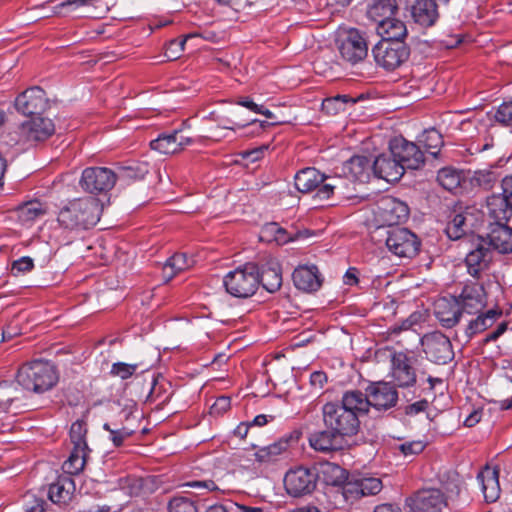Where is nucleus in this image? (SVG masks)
I'll return each instance as SVG.
<instances>
[{
  "mask_svg": "<svg viewBox=\"0 0 512 512\" xmlns=\"http://www.w3.org/2000/svg\"><path fill=\"white\" fill-rule=\"evenodd\" d=\"M456 301L462 312L474 315L483 310L487 304V294L482 284L478 282L466 283Z\"/></svg>",
  "mask_w": 512,
  "mask_h": 512,
  "instance_id": "obj_17",
  "label": "nucleus"
},
{
  "mask_svg": "<svg viewBox=\"0 0 512 512\" xmlns=\"http://www.w3.org/2000/svg\"><path fill=\"white\" fill-rule=\"evenodd\" d=\"M118 405L120 406V411L118 413V421L116 423H120L127 427L132 426L134 430H137L139 420L142 416L138 410L137 403L132 399H123L118 402Z\"/></svg>",
  "mask_w": 512,
  "mask_h": 512,
  "instance_id": "obj_40",
  "label": "nucleus"
},
{
  "mask_svg": "<svg viewBox=\"0 0 512 512\" xmlns=\"http://www.w3.org/2000/svg\"><path fill=\"white\" fill-rule=\"evenodd\" d=\"M336 47L344 64L355 66L368 55L366 34L356 28H342L337 33Z\"/></svg>",
  "mask_w": 512,
  "mask_h": 512,
  "instance_id": "obj_5",
  "label": "nucleus"
},
{
  "mask_svg": "<svg viewBox=\"0 0 512 512\" xmlns=\"http://www.w3.org/2000/svg\"><path fill=\"white\" fill-rule=\"evenodd\" d=\"M502 194L488 198L487 206L490 215L499 221H508L512 216V175L502 180Z\"/></svg>",
  "mask_w": 512,
  "mask_h": 512,
  "instance_id": "obj_19",
  "label": "nucleus"
},
{
  "mask_svg": "<svg viewBox=\"0 0 512 512\" xmlns=\"http://www.w3.org/2000/svg\"><path fill=\"white\" fill-rule=\"evenodd\" d=\"M490 260V250L484 247L483 244H478L465 258L468 273L475 278H479L480 273L488 267Z\"/></svg>",
  "mask_w": 512,
  "mask_h": 512,
  "instance_id": "obj_34",
  "label": "nucleus"
},
{
  "mask_svg": "<svg viewBox=\"0 0 512 512\" xmlns=\"http://www.w3.org/2000/svg\"><path fill=\"white\" fill-rule=\"evenodd\" d=\"M350 101L347 95H337L327 98L322 102V110L329 115H336L341 111H345L346 105Z\"/></svg>",
  "mask_w": 512,
  "mask_h": 512,
  "instance_id": "obj_47",
  "label": "nucleus"
},
{
  "mask_svg": "<svg viewBox=\"0 0 512 512\" xmlns=\"http://www.w3.org/2000/svg\"><path fill=\"white\" fill-rule=\"evenodd\" d=\"M471 184L484 190H490L498 181L497 174L488 169L477 170L471 177Z\"/></svg>",
  "mask_w": 512,
  "mask_h": 512,
  "instance_id": "obj_45",
  "label": "nucleus"
},
{
  "mask_svg": "<svg viewBox=\"0 0 512 512\" xmlns=\"http://www.w3.org/2000/svg\"><path fill=\"white\" fill-rule=\"evenodd\" d=\"M411 15L419 26L432 27L439 18L438 5L435 0H416L412 5Z\"/></svg>",
  "mask_w": 512,
  "mask_h": 512,
  "instance_id": "obj_28",
  "label": "nucleus"
},
{
  "mask_svg": "<svg viewBox=\"0 0 512 512\" xmlns=\"http://www.w3.org/2000/svg\"><path fill=\"white\" fill-rule=\"evenodd\" d=\"M426 447L422 440L405 441L395 447L404 457H411L420 454Z\"/></svg>",
  "mask_w": 512,
  "mask_h": 512,
  "instance_id": "obj_52",
  "label": "nucleus"
},
{
  "mask_svg": "<svg viewBox=\"0 0 512 512\" xmlns=\"http://www.w3.org/2000/svg\"><path fill=\"white\" fill-rule=\"evenodd\" d=\"M75 489L76 487L72 477L61 474L49 484L48 498L54 504L64 505L71 500Z\"/></svg>",
  "mask_w": 512,
  "mask_h": 512,
  "instance_id": "obj_27",
  "label": "nucleus"
},
{
  "mask_svg": "<svg viewBox=\"0 0 512 512\" xmlns=\"http://www.w3.org/2000/svg\"><path fill=\"white\" fill-rule=\"evenodd\" d=\"M375 176L387 182H396L404 174L403 166L397 162L391 151L377 156L373 162Z\"/></svg>",
  "mask_w": 512,
  "mask_h": 512,
  "instance_id": "obj_23",
  "label": "nucleus"
},
{
  "mask_svg": "<svg viewBox=\"0 0 512 512\" xmlns=\"http://www.w3.org/2000/svg\"><path fill=\"white\" fill-rule=\"evenodd\" d=\"M361 498L362 494L358 477L349 478L347 476V480H345L330 503L334 508H343L346 504L353 503Z\"/></svg>",
  "mask_w": 512,
  "mask_h": 512,
  "instance_id": "obj_33",
  "label": "nucleus"
},
{
  "mask_svg": "<svg viewBox=\"0 0 512 512\" xmlns=\"http://www.w3.org/2000/svg\"><path fill=\"white\" fill-rule=\"evenodd\" d=\"M372 54L379 67L394 71L408 60L410 48L403 41L381 40L372 48Z\"/></svg>",
  "mask_w": 512,
  "mask_h": 512,
  "instance_id": "obj_8",
  "label": "nucleus"
},
{
  "mask_svg": "<svg viewBox=\"0 0 512 512\" xmlns=\"http://www.w3.org/2000/svg\"><path fill=\"white\" fill-rule=\"evenodd\" d=\"M434 314L443 327L452 328L459 322L462 310L456 297L451 299L443 297L435 301Z\"/></svg>",
  "mask_w": 512,
  "mask_h": 512,
  "instance_id": "obj_25",
  "label": "nucleus"
},
{
  "mask_svg": "<svg viewBox=\"0 0 512 512\" xmlns=\"http://www.w3.org/2000/svg\"><path fill=\"white\" fill-rule=\"evenodd\" d=\"M343 438L332 429L318 430L310 433L308 442L310 447L322 453L336 451L341 448Z\"/></svg>",
  "mask_w": 512,
  "mask_h": 512,
  "instance_id": "obj_30",
  "label": "nucleus"
},
{
  "mask_svg": "<svg viewBox=\"0 0 512 512\" xmlns=\"http://www.w3.org/2000/svg\"><path fill=\"white\" fill-rule=\"evenodd\" d=\"M14 106L19 113L31 119L45 112L48 108V98L42 88L34 86L19 94Z\"/></svg>",
  "mask_w": 512,
  "mask_h": 512,
  "instance_id": "obj_12",
  "label": "nucleus"
},
{
  "mask_svg": "<svg viewBox=\"0 0 512 512\" xmlns=\"http://www.w3.org/2000/svg\"><path fill=\"white\" fill-rule=\"evenodd\" d=\"M398 6L396 0H371L368 5L367 16L374 22L382 23L394 15Z\"/></svg>",
  "mask_w": 512,
  "mask_h": 512,
  "instance_id": "obj_38",
  "label": "nucleus"
},
{
  "mask_svg": "<svg viewBox=\"0 0 512 512\" xmlns=\"http://www.w3.org/2000/svg\"><path fill=\"white\" fill-rule=\"evenodd\" d=\"M20 212L26 220H34L42 215L44 211L39 202H28L20 209Z\"/></svg>",
  "mask_w": 512,
  "mask_h": 512,
  "instance_id": "obj_58",
  "label": "nucleus"
},
{
  "mask_svg": "<svg viewBox=\"0 0 512 512\" xmlns=\"http://www.w3.org/2000/svg\"><path fill=\"white\" fill-rule=\"evenodd\" d=\"M507 330V322L499 323L493 331L486 334V336L482 339V344L487 345L488 343L497 341Z\"/></svg>",
  "mask_w": 512,
  "mask_h": 512,
  "instance_id": "obj_60",
  "label": "nucleus"
},
{
  "mask_svg": "<svg viewBox=\"0 0 512 512\" xmlns=\"http://www.w3.org/2000/svg\"><path fill=\"white\" fill-rule=\"evenodd\" d=\"M348 473L341 466L326 462L320 467V478L325 483V495L330 499L339 491L345 480H347Z\"/></svg>",
  "mask_w": 512,
  "mask_h": 512,
  "instance_id": "obj_22",
  "label": "nucleus"
},
{
  "mask_svg": "<svg viewBox=\"0 0 512 512\" xmlns=\"http://www.w3.org/2000/svg\"><path fill=\"white\" fill-rule=\"evenodd\" d=\"M368 165V160L365 157L362 156H354L349 161V169L351 172L357 176L358 174H361L364 170L365 166Z\"/></svg>",
  "mask_w": 512,
  "mask_h": 512,
  "instance_id": "obj_62",
  "label": "nucleus"
},
{
  "mask_svg": "<svg viewBox=\"0 0 512 512\" xmlns=\"http://www.w3.org/2000/svg\"><path fill=\"white\" fill-rule=\"evenodd\" d=\"M410 512H445L447 501L439 489H423L407 499Z\"/></svg>",
  "mask_w": 512,
  "mask_h": 512,
  "instance_id": "obj_15",
  "label": "nucleus"
},
{
  "mask_svg": "<svg viewBox=\"0 0 512 512\" xmlns=\"http://www.w3.org/2000/svg\"><path fill=\"white\" fill-rule=\"evenodd\" d=\"M192 38V33H188L185 35V38L182 40L173 39L171 40L165 50V56L168 60H176L180 57L181 52L183 51L184 43Z\"/></svg>",
  "mask_w": 512,
  "mask_h": 512,
  "instance_id": "obj_54",
  "label": "nucleus"
},
{
  "mask_svg": "<svg viewBox=\"0 0 512 512\" xmlns=\"http://www.w3.org/2000/svg\"><path fill=\"white\" fill-rule=\"evenodd\" d=\"M140 366H142V363L128 364L125 362H115L111 366L110 373L113 376L119 377L121 380H127L136 374Z\"/></svg>",
  "mask_w": 512,
  "mask_h": 512,
  "instance_id": "obj_51",
  "label": "nucleus"
},
{
  "mask_svg": "<svg viewBox=\"0 0 512 512\" xmlns=\"http://www.w3.org/2000/svg\"><path fill=\"white\" fill-rule=\"evenodd\" d=\"M507 330V322L499 323L493 331L486 334V336L482 339V344L487 345L488 343L497 341Z\"/></svg>",
  "mask_w": 512,
  "mask_h": 512,
  "instance_id": "obj_59",
  "label": "nucleus"
},
{
  "mask_svg": "<svg viewBox=\"0 0 512 512\" xmlns=\"http://www.w3.org/2000/svg\"><path fill=\"white\" fill-rule=\"evenodd\" d=\"M223 285L226 292L233 297H251L260 285V269L255 263L239 266L224 276Z\"/></svg>",
  "mask_w": 512,
  "mask_h": 512,
  "instance_id": "obj_4",
  "label": "nucleus"
},
{
  "mask_svg": "<svg viewBox=\"0 0 512 512\" xmlns=\"http://www.w3.org/2000/svg\"><path fill=\"white\" fill-rule=\"evenodd\" d=\"M187 265L185 253H177L170 257L164 266V276L171 279L176 273L183 270Z\"/></svg>",
  "mask_w": 512,
  "mask_h": 512,
  "instance_id": "obj_49",
  "label": "nucleus"
},
{
  "mask_svg": "<svg viewBox=\"0 0 512 512\" xmlns=\"http://www.w3.org/2000/svg\"><path fill=\"white\" fill-rule=\"evenodd\" d=\"M421 345L426 357L436 364H446L454 357L450 339L439 331L425 334Z\"/></svg>",
  "mask_w": 512,
  "mask_h": 512,
  "instance_id": "obj_11",
  "label": "nucleus"
},
{
  "mask_svg": "<svg viewBox=\"0 0 512 512\" xmlns=\"http://www.w3.org/2000/svg\"><path fill=\"white\" fill-rule=\"evenodd\" d=\"M191 137L183 134L182 129H174L169 133H161L150 141V148L160 154H173L189 145Z\"/></svg>",
  "mask_w": 512,
  "mask_h": 512,
  "instance_id": "obj_20",
  "label": "nucleus"
},
{
  "mask_svg": "<svg viewBox=\"0 0 512 512\" xmlns=\"http://www.w3.org/2000/svg\"><path fill=\"white\" fill-rule=\"evenodd\" d=\"M437 181L445 190L452 192L461 184V172L453 167H444L438 171Z\"/></svg>",
  "mask_w": 512,
  "mask_h": 512,
  "instance_id": "obj_43",
  "label": "nucleus"
},
{
  "mask_svg": "<svg viewBox=\"0 0 512 512\" xmlns=\"http://www.w3.org/2000/svg\"><path fill=\"white\" fill-rule=\"evenodd\" d=\"M417 322V315L412 314L410 317L405 319L400 325H394L391 328V332L394 334H398L401 331L409 330L413 327L414 324Z\"/></svg>",
  "mask_w": 512,
  "mask_h": 512,
  "instance_id": "obj_64",
  "label": "nucleus"
},
{
  "mask_svg": "<svg viewBox=\"0 0 512 512\" xmlns=\"http://www.w3.org/2000/svg\"><path fill=\"white\" fill-rule=\"evenodd\" d=\"M428 408V401L425 399L416 401L405 408V413L407 415L413 416L417 415L420 412H424Z\"/></svg>",
  "mask_w": 512,
  "mask_h": 512,
  "instance_id": "obj_63",
  "label": "nucleus"
},
{
  "mask_svg": "<svg viewBox=\"0 0 512 512\" xmlns=\"http://www.w3.org/2000/svg\"><path fill=\"white\" fill-rule=\"evenodd\" d=\"M347 410L354 412L357 420L363 415L369 413L371 407L368 394L360 390H348L343 393L339 401Z\"/></svg>",
  "mask_w": 512,
  "mask_h": 512,
  "instance_id": "obj_32",
  "label": "nucleus"
},
{
  "mask_svg": "<svg viewBox=\"0 0 512 512\" xmlns=\"http://www.w3.org/2000/svg\"><path fill=\"white\" fill-rule=\"evenodd\" d=\"M22 506L25 512H44L46 501L33 493H27L23 497Z\"/></svg>",
  "mask_w": 512,
  "mask_h": 512,
  "instance_id": "obj_53",
  "label": "nucleus"
},
{
  "mask_svg": "<svg viewBox=\"0 0 512 512\" xmlns=\"http://www.w3.org/2000/svg\"><path fill=\"white\" fill-rule=\"evenodd\" d=\"M90 452V448L73 447L68 459L62 465L63 475L72 477L82 472Z\"/></svg>",
  "mask_w": 512,
  "mask_h": 512,
  "instance_id": "obj_39",
  "label": "nucleus"
},
{
  "mask_svg": "<svg viewBox=\"0 0 512 512\" xmlns=\"http://www.w3.org/2000/svg\"><path fill=\"white\" fill-rule=\"evenodd\" d=\"M292 279L295 287L304 292L317 291L323 282L319 269L314 264L297 266L292 274Z\"/></svg>",
  "mask_w": 512,
  "mask_h": 512,
  "instance_id": "obj_21",
  "label": "nucleus"
},
{
  "mask_svg": "<svg viewBox=\"0 0 512 512\" xmlns=\"http://www.w3.org/2000/svg\"><path fill=\"white\" fill-rule=\"evenodd\" d=\"M377 33L382 37V40L404 42L408 31L402 20L390 17L382 20V23L377 25Z\"/></svg>",
  "mask_w": 512,
  "mask_h": 512,
  "instance_id": "obj_36",
  "label": "nucleus"
},
{
  "mask_svg": "<svg viewBox=\"0 0 512 512\" xmlns=\"http://www.w3.org/2000/svg\"><path fill=\"white\" fill-rule=\"evenodd\" d=\"M389 148L397 162L403 166L404 171L406 169H419L424 164V153L413 142H409L402 137L394 138L390 142Z\"/></svg>",
  "mask_w": 512,
  "mask_h": 512,
  "instance_id": "obj_14",
  "label": "nucleus"
},
{
  "mask_svg": "<svg viewBox=\"0 0 512 512\" xmlns=\"http://www.w3.org/2000/svg\"><path fill=\"white\" fill-rule=\"evenodd\" d=\"M475 315L476 317L472 318L465 328V334L469 339L491 328L502 317L503 312L500 308H492L485 312L481 310Z\"/></svg>",
  "mask_w": 512,
  "mask_h": 512,
  "instance_id": "obj_29",
  "label": "nucleus"
},
{
  "mask_svg": "<svg viewBox=\"0 0 512 512\" xmlns=\"http://www.w3.org/2000/svg\"><path fill=\"white\" fill-rule=\"evenodd\" d=\"M317 474L305 467H297L290 469L284 477V487L286 492L293 496L299 497L311 493L317 483Z\"/></svg>",
  "mask_w": 512,
  "mask_h": 512,
  "instance_id": "obj_13",
  "label": "nucleus"
},
{
  "mask_svg": "<svg viewBox=\"0 0 512 512\" xmlns=\"http://www.w3.org/2000/svg\"><path fill=\"white\" fill-rule=\"evenodd\" d=\"M322 420L326 428L332 429L341 438L356 435L360 428L354 412L347 410L340 402H327L322 407Z\"/></svg>",
  "mask_w": 512,
  "mask_h": 512,
  "instance_id": "obj_6",
  "label": "nucleus"
},
{
  "mask_svg": "<svg viewBox=\"0 0 512 512\" xmlns=\"http://www.w3.org/2000/svg\"><path fill=\"white\" fill-rule=\"evenodd\" d=\"M371 409L378 412L387 411L398 401L396 388L388 382H374L366 387Z\"/></svg>",
  "mask_w": 512,
  "mask_h": 512,
  "instance_id": "obj_18",
  "label": "nucleus"
},
{
  "mask_svg": "<svg viewBox=\"0 0 512 512\" xmlns=\"http://www.w3.org/2000/svg\"><path fill=\"white\" fill-rule=\"evenodd\" d=\"M467 216L463 213L456 214L446 226V234L450 239H460L467 232Z\"/></svg>",
  "mask_w": 512,
  "mask_h": 512,
  "instance_id": "obj_46",
  "label": "nucleus"
},
{
  "mask_svg": "<svg viewBox=\"0 0 512 512\" xmlns=\"http://www.w3.org/2000/svg\"><path fill=\"white\" fill-rule=\"evenodd\" d=\"M231 399L228 396L218 397L211 406V413L215 415L222 414L230 409Z\"/></svg>",
  "mask_w": 512,
  "mask_h": 512,
  "instance_id": "obj_61",
  "label": "nucleus"
},
{
  "mask_svg": "<svg viewBox=\"0 0 512 512\" xmlns=\"http://www.w3.org/2000/svg\"><path fill=\"white\" fill-rule=\"evenodd\" d=\"M34 267V261L29 256L20 257L17 260H14L11 264V273L14 276H18L19 274H24L31 271Z\"/></svg>",
  "mask_w": 512,
  "mask_h": 512,
  "instance_id": "obj_56",
  "label": "nucleus"
},
{
  "mask_svg": "<svg viewBox=\"0 0 512 512\" xmlns=\"http://www.w3.org/2000/svg\"><path fill=\"white\" fill-rule=\"evenodd\" d=\"M149 172V164L146 161H133L119 169L117 179L140 180Z\"/></svg>",
  "mask_w": 512,
  "mask_h": 512,
  "instance_id": "obj_42",
  "label": "nucleus"
},
{
  "mask_svg": "<svg viewBox=\"0 0 512 512\" xmlns=\"http://www.w3.org/2000/svg\"><path fill=\"white\" fill-rule=\"evenodd\" d=\"M16 378L24 389L41 394L57 384L59 374L51 361L37 359L21 366Z\"/></svg>",
  "mask_w": 512,
  "mask_h": 512,
  "instance_id": "obj_2",
  "label": "nucleus"
},
{
  "mask_svg": "<svg viewBox=\"0 0 512 512\" xmlns=\"http://www.w3.org/2000/svg\"><path fill=\"white\" fill-rule=\"evenodd\" d=\"M477 481L481 485L484 499L487 503L496 502L501 493L499 484V469L486 465L478 474Z\"/></svg>",
  "mask_w": 512,
  "mask_h": 512,
  "instance_id": "obj_26",
  "label": "nucleus"
},
{
  "mask_svg": "<svg viewBox=\"0 0 512 512\" xmlns=\"http://www.w3.org/2000/svg\"><path fill=\"white\" fill-rule=\"evenodd\" d=\"M55 132V124L48 117L38 116L24 121L18 126L15 134L17 138L12 137L15 144L20 146V150H24L27 146L44 141L51 137Z\"/></svg>",
  "mask_w": 512,
  "mask_h": 512,
  "instance_id": "obj_7",
  "label": "nucleus"
},
{
  "mask_svg": "<svg viewBox=\"0 0 512 512\" xmlns=\"http://www.w3.org/2000/svg\"><path fill=\"white\" fill-rule=\"evenodd\" d=\"M288 447L289 440L281 438L270 445L260 447L254 454L255 460L260 464L274 463L287 452Z\"/></svg>",
  "mask_w": 512,
  "mask_h": 512,
  "instance_id": "obj_37",
  "label": "nucleus"
},
{
  "mask_svg": "<svg viewBox=\"0 0 512 512\" xmlns=\"http://www.w3.org/2000/svg\"><path fill=\"white\" fill-rule=\"evenodd\" d=\"M489 244L499 253L508 254L512 252V228L497 220L491 225L488 233Z\"/></svg>",
  "mask_w": 512,
  "mask_h": 512,
  "instance_id": "obj_31",
  "label": "nucleus"
},
{
  "mask_svg": "<svg viewBox=\"0 0 512 512\" xmlns=\"http://www.w3.org/2000/svg\"><path fill=\"white\" fill-rule=\"evenodd\" d=\"M87 428L83 421L77 420L72 423L69 431L73 447L89 448L86 441Z\"/></svg>",
  "mask_w": 512,
  "mask_h": 512,
  "instance_id": "obj_48",
  "label": "nucleus"
},
{
  "mask_svg": "<svg viewBox=\"0 0 512 512\" xmlns=\"http://www.w3.org/2000/svg\"><path fill=\"white\" fill-rule=\"evenodd\" d=\"M295 187L302 193L316 190L315 198L328 200L343 184L340 176H327L314 167L302 169L295 175Z\"/></svg>",
  "mask_w": 512,
  "mask_h": 512,
  "instance_id": "obj_3",
  "label": "nucleus"
},
{
  "mask_svg": "<svg viewBox=\"0 0 512 512\" xmlns=\"http://www.w3.org/2000/svg\"><path fill=\"white\" fill-rule=\"evenodd\" d=\"M360 491L362 497L373 496L378 494L382 488L383 484L381 479L376 477H358Z\"/></svg>",
  "mask_w": 512,
  "mask_h": 512,
  "instance_id": "obj_50",
  "label": "nucleus"
},
{
  "mask_svg": "<svg viewBox=\"0 0 512 512\" xmlns=\"http://www.w3.org/2000/svg\"><path fill=\"white\" fill-rule=\"evenodd\" d=\"M421 242L417 235L406 228L395 227L388 231L387 248L400 258H412L419 252Z\"/></svg>",
  "mask_w": 512,
  "mask_h": 512,
  "instance_id": "obj_10",
  "label": "nucleus"
},
{
  "mask_svg": "<svg viewBox=\"0 0 512 512\" xmlns=\"http://www.w3.org/2000/svg\"><path fill=\"white\" fill-rule=\"evenodd\" d=\"M103 429L109 433L108 439L112 442L113 446L120 447L124 442L130 438L137 430L133 427H127L116 422H106L103 424Z\"/></svg>",
  "mask_w": 512,
  "mask_h": 512,
  "instance_id": "obj_41",
  "label": "nucleus"
},
{
  "mask_svg": "<svg viewBox=\"0 0 512 512\" xmlns=\"http://www.w3.org/2000/svg\"><path fill=\"white\" fill-rule=\"evenodd\" d=\"M495 119L497 122L512 127V100L502 103L496 113Z\"/></svg>",
  "mask_w": 512,
  "mask_h": 512,
  "instance_id": "obj_57",
  "label": "nucleus"
},
{
  "mask_svg": "<svg viewBox=\"0 0 512 512\" xmlns=\"http://www.w3.org/2000/svg\"><path fill=\"white\" fill-rule=\"evenodd\" d=\"M117 174L110 168L93 166L82 171L79 185L81 189L92 195H106L115 186Z\"/></svg>",
  "mask_w": 512,
  "mask_h": 512,
  "instance_id": "obj_9",
  "label": "nucleus"
},
{
  "mask_svg": "<svg viewBox=\"0 0 512 512\" xmlns=\"http://www.w3.org/2000/svg\"><path fill=\"white\" fill-rule=\"evenodd\" d=\"M260 284L270 293L280 289L282 285V272L280 264L275 259H270L263 265L260 271Z\"/></svg>",
  "mask_w": 512,
  "mask_h": 512,
  "instance_id": "obj_35",
  "label": "nucleus"
},
{
  "mask_svg": "<svg viewBox=\"0 0 512 512\" xmlns=\"http://www.w3.org/2000/svg\"><path fill=\"white\" fill-rule=\"evenodd\" d=\"M426 151L436 157L443 146L442 135L436 129L425 130L419 137Z\"/></svg>",
  "mask_w": 512,
  "mask_h": 512,
  "instance_id": "obj_44",
  "label": "nucleus"
},
{
  "mask_svg": "<svg viewBox=\"0 0 512 512\" xmlns=\"http://www.w3.org/2000/svg\"><path fill=\"white\" fill-rule=\"evenodd\" d=\"M392 378L399 387H410L416 383V372L409 357L396 353L392 357Z\"/></svg>",
  "mask_w": 512,
  "mask_h": 512,
  "instance_id": "obj_24",
  "label": "nucleus"
},
{
  "mask_svg": "<svg viewBox=\"0 0 512 512\" xmlns=\"http://www.w3.org/2000/svg\"><path fill=\"white\" fill-rule=\"evenodd\" d=\"M169 512H192V500L185 496H175L169 501Z\"/></svg>",
  "mask_w": 512,
  "mask_h": 512,
  "instance_id": "obj_55",
  "label": "nucleus"
},
{
  "mask_svg": "<svg viewBox=\"0 0 512 512\" xmlns=\"http://www.w3.org/2000/svg\"><path fill=\"white\" fill-rule=\"evenodd\" d=\"M102 208L91 196L74 198L62 205L57 213V224L65 233H78L94 227L100 220Z\"/></svg>",
  "mask_w": 512,
  "mask_h": 512,
  "instance_id": "obj_1",
  "label": "nucleus"
},
{
  "mask_svg": "<svg viewBox=\"0 0 512 512\" xmlns=\"http://www.w3.org/2000/svg\"><path fill=\"white\" fill-rule=\"evenodd\" d=\"M376 215L384 225L394 226L408 219L409 208L406 203L387 195L378 201Z\"/></svg>",
  "mask_w": 512,
  "mask_h": 512,
  "instance_id": "obj_16",
  "label": "nucleus"
}]
</instances>
